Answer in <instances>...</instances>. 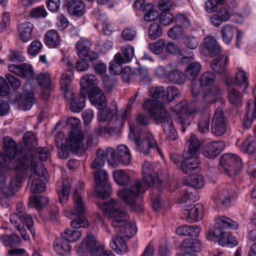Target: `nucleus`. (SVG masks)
<instances>
[{
    "label": "nucleus",
    "instance_id": "obj_1",
    "mask_svg": "<svg viewBox=\"0 0 256 256\" xmlns=\"http://www.w3.org/2000/svg\"><path fill=\"white\" fill-rule=\"evenodd\" d=\"M3 144L4 154L0 152V168L6 167L21 172H28L32 168L34 173L47 176L45 167L42 164H37L32 152H28L9 136L4 138Z\"/></svg>",
    "mask_w": 256,
    "mask_h": 256
},
{
    "label": "nucleus",
    "instance_id": "obj_2",
    "mask_svg": "<svg viewBox=\"0 0 256 256\" xmlns=\"http://www.w3.org/2000/svg\"><path fill=\"white\" fill-rule=\"evenodd\" d=\"M142 168V182L136 180L130 188L119 192L120 196L135 212H140L142 210V206L136 202L138 195L144 192L150 188L156 176L154 168L149 162H146L143 164Z\"/></svg>",
    "mask_w": 256,
    "mask_h": 256
},
{
    "label": "nucleus",
    "instance_id": "obj_3",
    "mask_svg": "<svg viewBox=\"0 0 256 256\" xmlns=\"http://www.w3.org/2000/svg\"><path fill=\"white\" fill-rule=\"evenodd\" d=\"M82 184L76 186L73 194V206L66 214V216L73 220L71 226L74 228H87L89 222L86 217L87 208L83 200Z\"/></svg>",
    "mask_w": 256,
    "mask_h": 256
},
{
    "label": "nucleus",
    "instance_id": "obj_4",
    "mask_svg": "<svg viewBox=\"0 0 256 256\" xmlns=\"http://www.w3.org/2000/svg\"><path fill=\"white\" fill-rule=\"evenodd\" d=\"M130 130L129 137L134 142L137 151L145 154H148L152 149L156 148L159 152L158 143L150 132L136 133L134 128L131 126Z\"/></svg>",
    "mask_w": 256,
    "mask_h": 256
},
{
    "label": "nucleus",
    "instance_id": "obj_5",
    "mask_svg": "<svg viewBox=\"0 0 256 256\" xmlns=\"http://www.w3.org/2000/svg\"><path fill=\"white\" fill-rule=\"evenodd\" d=\"M119 206L118 202L112 200L104 202L102 206L104 212L109 214L112 226L116 230L129 220L128 214L122 209L118 208Z\"/></svg>",
    "mask_w": 256,
    "mask_h": 256
},
{
    "label": "nucleus",
    "instance_id": "obj_6",
    "mask_svg": "<svg viewBox=\"0 0 256 256\" xmlns=\"http://www.w3.org/2000/svg\"><path fill=\"white\" fill-rule=\"evenodd\" d=\"M242 159L230 153L223 154L220 159V170L222 173L229 176L236 175L242 168Z\"/></svg>",
    "mask_w": 256,
    "mask_h": 256
},
{
    "label": "nucleus",
    "instance_id": "obj_7",
    "mask_svg": "<svg viewBox=\"0 0 256 256\" xmlns=\"http://www.w3.org/2000/svg\"><path fill=\"white\" fill-rule=\"evenodd\" d=\"M108 163L113 167L116 166L118 163L127 166L130 164L131 156L127 146L120 144L117 148L116 152L112 148L107 149Z\"/></svg>",
    "mask_w": 256,
    "mask_h": 256
},
{
    "label": "nucleus",
    "instance_id": "obj_8",
    "mask_svg": "<svg viewBox=\"0 0 256 256\" xmlns=\"http://www.w3.org/2000/svg\"><path fill=\"white\" fill-rule=\"evenodd\" d=\"M94 176L98 196L102 198H108L112 192V188L108 183V174L104 170H100L94 172Z\"/></svg>",
    "mask_w": 256,
    "mask_h": 256
},
{
    "label": "nucleus",
    "instance_id": "obj_9",
    "mask_svg": "<svg viewBox=\"0 0 256 256\" xmlns=\"http://www.w3.org/2000/svg\"><path fill=\"white\" fill-rule=\"evenodd\" d=\"M10 221L12 224H18L21 228L20 224L25 222L28 228L32 231L34 224L33 220L30 216L27 214L23 203L20 202L16 205V212L10 216Z\"/></svg>",
    "mask_w": 256,
    "mask_h": 256
},
{
    "label": "nucleus",
    "instance_id": "obj_10",
    "mask_svg": "<svg viewBox=\"0 0 256 256\" xmlns=\"http://www.w3.org/2000/svg\"><path fill=\"white\" fill-rule=\"evenodd\" d=\"M174 110L176 112V120L181 124V130L184 132L186 128L191 123L192 118L191 114L187 110V104L186 101H181L174 107Z\"/></svg>",
    "mask_w": 256,
    "mask_h": 256
},
{
    "label": "nucleus",
    "instance_id": "obj_11",
    "mask_svg": "<svg viewBox=\"0 0 256 256\" xmlns=\"http://www.w3.org/2000/svg\"><path fill=\"white\" fill-rule=\"evenodd\" d=\"M226 88L227 98L230 103L236 106H240L242 102V96L234 86V81L233 76L230 74H227L224 79Z\"/></svg>",
    "mask_w": 256,
    "mask_h": 256
},
{
    "label": "nucleus",
    "instance_id": "obj_12",
    "mask_svg": "<svg viewBox=\"0 0 256 256\" xmlns=\"http://www.w3.org/2000/svg\"><path fill=\"white\" fill-rule=\"evenodd\" d=\"M226 120L224 116L223 110L218 107L216 110L212 122L211 130L217 136L223 135L226 130Z\"/></svg>",
    "mask_w": 256,
    "mask_h": 256
},
{
    "label": "nucleus",
    "instance_id": "obj_13",
    "mask_svg": "<svg viewBox=\"0 0 256 256\" xmlns=\"http://www.w3.org/2000/svg\"><path fill=\"white\" fill-rule=\"evenodd\" d=\"M16 176L10 180V184L8 186H2L0 188V196L5 198H8L14 194L17 188L26 178L28 172H16Z\"/></svg>",
    "mask_w": 256,
    "mask_h": 256
},
{
    "label": "nucleus",
    "instance_id": "obj_14",
    "mask_svg": "<svg viewBox=\"0 0 256 256\" xmlns=\"http://www.w3.org/2000/svg\"><path fill=\"white\" fill-rule=\"evenodd\" d=\"M236 188L232 184H228L218 194H216L215 200L218 203L228 206L232 200L237 197Z\"/></svg>",
    "mask_w": 256,
    "mask_h": 256
},
{
    "label": "nucleus",
    "instance_id": "obj_15",
    "mask_svg": "<svg viewBox=\"0 0 256 256\" xmlns=\"http://www.w3.org/2000/svg\"><path fill=\"white\" fill-rule=\"evenodd\" d=\"M102 247V246L98 243L96 236L93 234H90L78 246V252L80 253H90L94 256L98 251V249Z\"/></svg>",
    "mask_w": 256,
    "mask_h": 256
},
{
    "label": "nucleus",
    "instance_id": "obj_16",
    "mask_svg": "<svg viewBox=\"0 0 256 256\" xmlns=\"http://www.w3.org/2000/svg\"><path fill=\"white\" fill-rule=\"evenodd\" d=\"M202 244L198 239L185 238L181 244V248L184 252L180 256H198L195 252L201 250Z\"/></svg>",
    "mask_w": 256,
    "mask_h": 256
},
{
    "label": "nucleus",
    "instance_id": "obj_17",
    "mask_svg": "<svg viewBox=\"0 0 256 256\" xmlns=\"http://www.w3.org/2000/svg\"><path fill=\"white\" fill-rule=\"evenodd\" d=\"M156 121L158 124H161L167 138L171 140H176L177 138V132L174 128L172 120L168 112Z\"/></svg>",
    "mask_w": 256,
    "mask_h": 256
},
{
    "label": "nucleus",
    "instance_id": "obj_18",
    "mask_svg": "<svg viewBox=\"0 0 256 256\" xmlns=\"http://www.w3.org/2000/svg\"><path fill=\"white\" fill-rule=\"evenodd\" d=\"M98 82L99 81L95 75L92 74H86L81 78L80 81L81 86L80 92L85 94H88L94 90H98Z\"/></svg>",
    "mask_w": 256,
    "mask_h": 256
},
{
    "label": "nucleus",
    "instance_id": "obj_19",
    "mask_svg": "<svg viewBox=\"0 0 256 256\" xmlns=\"http://www.w3.org/2000/svg\"><path fill=\"white\" fill-rule=\"evenodd\" d=\"M160 105V103L158 100H148L144 102L143 108L148 110L150 115L156 120L168 112Z\"/></svg>",
    "mask_w": 256,
    "mask_h": 256
},
{
    "label": "nucleus",
    "instance_id": "obj_20",
    "mask_svg": "<svg viewBox=\"0 0 256 256\" xmlns=\"http://www.w3.org/2000/svg\"><path fill=\"white\" fill-rule=\"evenodd\" d=\"M225 146V144L222 141L209 142L204 147L202 154L206 158H214L224 150Z\"/></svg>",
    "mask_w": 256,
    "mask_h": 256
},
{
    "label": "nucleus",
    "instance_id": "obj_21",
    "mask_svg": "<svg viewBox=\"0 0 256 256\" xmlns=\"http://www.w3.org/2000/svg\"><path fill=\"white\" fill-rule=\"evenodd\" d=\"M183 157L181 169L184 172L188 174L198 168L200 160L198 156L183 153Z\"/></svg>",
    "mask_w": 256,
    "mask_h": 256
},
{
    "label": "nucleus",
    "instance_id": "obj_22",
    "mask_svg": "<svg viewBox=\"0 0 256 256\" xmlns=\"http://www.w3.org/2000/svg\"><path fill=\"white\" fill-rule=\"evenodd\" d=\"M184 214L188 215L186 220L188 222H192L194 221L200 220L202 219L204 214V206L201 204L194 205L190 204L184 206Z\"/></svg>",
    "mask_w": 256,
    "mask_h": 256
},
{
    "label": "nucleus",
    "instance_id": "obj_23",
    "mask_svg": "<svg viewBox=\"0 0 256 256\" xmlns=\"http://www.w3.org/2000/svg\"><path fill=\"white\" fill-rule=\"evenodd\" d=\"M31 172L29 176L28 182L30 183L31 191L33 193L39 194L44 190L46 188V184L38 178L42 177L44 180H48V173L47 176L44 177L42 176H40L38 174L34 173L32 168L30 170Z\"/></svg>",
    "mask_w": 256,
    "mask_h": 256
},
{
    "label": "nucleus",
    "instance_id": "obj_24",
    "mask_svg": "<svg viewBox=\"0 0 256 256\" xmlns=\"http://www.w3.org/2000/svg\"><path fill=\"white\" fill-rule=\"evenodd\" d=\"M84 138V133H70L66 140V144L70 152H77L83 146Z\"/></svg>",
    "mask_w": 256,
    "mask_h": 256
},
{
    "label": "nucleus",
    "instance_id": "obj_25",
    "mask_svg": "<svg viewBox=\"0 0 256 256\" xmlns=\"http://www.w3.org/2000/svg\"><path fill=\"white\" fill-rule=\"evenodd\" d=\"M222 94V90L217 86H214L206 89L202 94L204 102L210 104L216 102Z\"/></svg>",
    "mask_w": 256,
    "mask_h": 256
},
{
    "label": "nucleus",
    "instance_id": "obj_26",
    "mask_svg": "<svg viewBox=\"0 0 256 256\" xmlns=\"http://www.w3.org/2000/svg\"><path fill=\"white\" fill-rule=\"evenodd\" d=\"M86 95L80 92L77 96L73 92L70 93V109L76 112H81L85 106Z\"/></svg>",
    "mask_w": 256,
    "mask_h": 256
},
{
    "label": "nucleus",
    "instance_id": "obj_27",
    "mask_svg": "<svg viewBox=\"0 0 256 256\" xmlns=\"http://www.w3.org/2000/svg\"><path fill=\"white\" fill-rule=\"evenodd\" d=\"M113 177L117 184L126 187L120 190L118 192V196L120 198L119 196V192L126 188H130V186L134 184V182L130 185V176L123 170H114L113 172ZM121 198L122 199V198Z\"/></svg>",
    "mask_w": 256,
    "mask_h": 256
},
{
    "label": "nucleus",
    "instance_id": "obj_28",
    "mask_svg": "<svg viewBox=\"0 0 256 256\" xmlns=\"http://www.w3.org/2000/svg\"><path fill=\"white\" fill-rule=\"evenodd\" d=\"M201 144L195 135H192L188 140L184 154L198 156Z\"/></svg>",
    "mask_w": 256,
    "mask_h": 256
},
{
    "label": "nucleus",
    "instance_id": "obj_29",
    "mask_svg": "<svg viewBox=\"0 0 256 256\" xmlns=\"http://www.w3.org/2000/svg\"><path fill=\"white\" fill-rule=\"evenodd\" d=\"M68 11L70 14L76 16H82L85 12L86 6L81 0H72L66 4Z\"/></svg>",
    "mask_w": 256,
    "mask_h": 256
},
{
    "label": "nucleus",
    "instance_id": "obj_30",
    "mask_svg": "<svg viewBox=\"0 0 256 256\" xmlns=\"http://www.w3.org/2000/svg\"><path fill=\"white\" fill-rule=\"evenodd\" d=\"M61 234L54 242L53 247L55 252L60 255L68 254L71 250V246L69 242Z\"/></svg>",
    "mask_w": 256,
    "mask_h": 256
},
{
    "label": "nucleus",
    "instance_id": "obj_31",
    "mask_svg": "<svg viewBox=\"0 0 256 256\" xmlns=\"http://www.w3.org/2000/svg\"><path fill=\"white\" fill-rule=\"evenodd\" d=\"M204 43L208 56H214L220 53V48L213 36H208L206 37L204 39Z\"/></svg>",
    "mask_w": 256,
    "mask_h": 256
},
{
    "label": "nucleus",
    "instance_id": "obj_32",
    "mask_svg": "<svg viewBox=\"0 0 256 256\" xmlns=\"http://www.w3.org/2000/svg\"><path fill=\"white\" fill-rule=\"evenodd\" d=\"M204 178L202 174H194L190 176L184 177L182 179V183L184 185L200 188L204 184Z\"/></svg>",
    "mask_w": 256,
    "mask_h": 256
},
{
    "label": "nucleus",
    "instance_id": "obj_33",
    "mask_svg": "<svg viewBox=\"0 0 256 256\" xmlns=\"http://www.w3.org/2000/svg\"><path fill=\"white\" fill-rule=\"evenodd\" d=\"M124 236H116L112 237L110 244L112 250L119 254H125L128 250V246Z\"/></svg>",
    "mask_w": 256,
    "mask_h": 256
},
{
    "label": "nucleus",
    "instance_id": "obj_34",
    "mask_svg": "<svg viewBox=\"0 0 256 256\" xmlns=\"http://www.w3.org/2000/svg\"><path fill=\"white\" fill-rule=\"evenodd\" d=\"M18 34L20 39L24 42H27L31 38V33L34 28L33 24L30 22H24L18 24Z\"/></svg>",
    "mask_w": 256,
    "mask_h": 256
},
{
    "label": "nucleus",
    "instance_id": "obj_35",
    "mask_svg": "<svg viewBox=\"0 0 256 256\" xmlns=\"http://www.w3.org/2000/svg\"><path fill=\"white\" fill-rule=\"evenodd\" d=\"M228 62L227 56L224 54H222L212 61L211 68L214 72L218 74H222L226 70V65Z\"/></svg>",
    "mask_w": 256,
    "mask_h": 256
},
{
    "label": "nucleus",
    "instance_id": "obj_36",
    "mask_svg": "<svg viewBox=\"0 0 256 256\" xmlns=\"http://www.w3.org/2000/svg\"><path fill=\"white\" fill-rule=\"evenodd\" d=\"M90 102L94 105L98 106L100 108L106 106V98L102 92L98 88V90L94 91L88 94Z\"/></svg>",
    "mask_w": 256,
    "mask_h": 256
},
{
    "label": "nucleus",
    "instance_id": "obj_37",
    "mask_svg": "<svg viewBox=\"0 0 256 256\" xmlns=\"http://www.w3.org/2000/svg\"><path fill=\"white\" fill-rule=\"evenodd\" d=\"M200 118L198 122V132L202 134H206L209 132L210 113L208 110L204 112H200Z\"/></svg>",
    "mask_w": 256,
    "mask_h": 256
},
{
    "label": "nucleus",
    "instance_id": "obj_38",
    "mask_svg": "<svg viewBox=\"0 0 256 256\" xmlns=\"http://www.w3.org/2000/svg\"><path fill=\"white\" fill-rule=\"evenodd\" d=\"M24 144L28 152H32L35 156L34 150L38 146L37 139L36 136L32 132H28L23 136Z\"/></svg>",
    "mask_w": 256,
    "mask_h": 256
},
{
    "label": "nucleus",
    "instance_id": "obj_39",
    "mask_svg": "<svg viewBox=\"0 0 256 256\" xmlns=\"http://www.w3.org/2000/svg\"><path fill=\"white\" fill-rule=\"evenodd\" d=\"M108 152H105L104 150H98L97 152L96 156L91 164V168L93 170H102L104 164L106 160L108 162Z\"/></svg>",
    "mask_w": 256,
    "mask_h": 256
},
{
    "label": "nucleus",
    "instance_id": "obj_40",
    "mask_svg": "<svg viewBox=\"0 0 256 256\" xmlns=\"http://www.w3.org/2000/svg\"><path fill=\"white\" fill-rule=\"evenodd\" d=\"M116 232L122 234L124 237L130 238L136 234L137 229L135 223L128 220L124 226L118 228Z\"/></svg>",
    "mask_w": 256,
    "mask_h": 256
},
{
    "label": "nucleus",
    "instance_id": "obj_41",
    "mask_svg": "<svg viewBox=\"0 0 256 256\" xmlns=\"http://www.w3.org/2000/svg\"><path fill=\"white\" fill-rule=\"evenodd\" d=\"M134 80L141 81L144 84L149 83L150 81L148 70L146 68H138L133 71Z\"/></svg>",
    "mask_w": 256,
    "mask_h": 256
},
{
    "label": "nucleus",
    "instance_id": "obj_42",
    "mask_svg": "<svg viewBox=\"0 0 256 256\" xmlns=\"http://www.w3.org/2000/svg\"><path fill=\"white\" fill-rule=\"evenodd\" d=\"M182 42L188 49H196L199 44L198 38L190 34H184L182 37Z\"/></svg>",
    "mask_w": 256,
    "mask_h": 256
},
{
    "label": "nucleus",
    "instance_id": "obj_43",
    "mask_svg": "<svg viewBox=\"0 0 256 256\" xmlns=\"http://www.w3.org/2000/svg\"><path fill=\"white\" fill-rule=\"evenodd\" d=\"M60 42V39L58 32L54 30H49L45 35V42L50 47L58 46Z\"/></svg>",
    "mask_w": 256,
    "mask_h": 256
},
{
    "label": "nucleus",
    "instance_id": "obj_44",
    "mask_svg": "<svg viewBox=\"0 0 256 256\" xmlns=\"http://www.w3.org/2000/svg\"><path fill=\"white\" fill-rule=\"evenodd\" d=\"M201 70V65L198 62H192L186 68V76L188 79L193 81L198 76Z\"/></svg>",
    "mask_w": 256,
    "mask_h": 256
},
{
    "label": "nucleus",
    "instance_id": "obj_45",
    "mask_svg": "<svg viewBox=\"0 0 256 256\" xmlns=\"http://www.w3.org/2000/svg\"><path fill=\"white\" fill-rule=\"evenodd\" d=\"M233 80L234 82V86H238L240 87L244 88V92H246V90L249 86L248 78L246 76L245 72L244 70H238L236 73L234 78H233Z\"/></svg>",
    "mask_w": 256,
    "mask_h": 256
},
{
    "label": "nucleus",
    "instance_id": "obj_46",
    "mask_svg": "<svg viewBox=\"0 0 256 256\" xmlns=\"http://www.w3.org/2000/svg\"><path fill=\"white\" fill-rule=\"evenodd\" d=\"M186 75L182 71L176 70H171L167 74V78L168 80L176 84H184L186 82Z\"/></svg>",
    "mask_w": 256,
    "mask_h": 256
},
{
    "label": "nucleus",
    "instance_id": "obj_47",
    "mask_svg": "<svg viewBox=\"0 0 256 256\" xmlns=\"http://www.w3.org/2000/svg\"><path fill=\"white\" fill-rule=\"evenodd\" d=\"M48 202L47 197L41 196H34L30 197L29 204L32 207L36 208L37 210H41Z\"/></svg>",
    "mask_w": 256,
    "mask_h": 256
},
{
    "label": "nucleus",
    "instance_id": "obj_48",
    "mask_svg": "<svg viewBox=\"0 0 256 256\" xmlns=\"http://www.w3.org/2000/svg\"><path fill=\"white\" fill-rule=\"evenodd\" d=\"M0 240L4 246L10 247L19 246L22 243L20 238L16 234L3 235L0 236Z\"/></svg>",
    "mask_w": 256,
    "mask_h": 256
},
{
    "label": "nucleus",
    "instance_id": "obj_49",
    "mask_svg": "<svg viewBox=\"0 0 256 256\" xmlns=\"http://www.w3.org/2000/svg\"><path fill=\"white\" fill-rule=\"evenodd\" d=\"M70 186L68 180L63 182L62 188L58 190L59 202L62 204H66L68 200Z\"/></svg>",
    "mask_w": 256,
    "mask_h": 256
},
{
    "label": "nucleus",
    "instance_id": "obj_50",
    "mask_svg": "<svg viewBox=\"0 0 256 256\" xmlns=\"http://www.w3.org/2000/svg\"><path fill=\"white\" fill-rule=\"evenodd\" d=\"M92 46L91 42L85 38H81L78 42L76 48L78 50V54L79 58H83L90 49Z\"/></svg>",
    "mask_w": 256,
    "mask_h": 256
},
{
    "label": "nucleus",
    "instance_id": "obj_51",
    "mask_svg": "<svg viewBox=\"0 0 256 256\" xmlns=\"http://www.w3.org/2000/svg\"><path fill=\"white\" fill-rule=\"evenodd\" d=\"M220 32L223 42L226 44H229L234 34L233 26L230 24H226L222 28Z\"/></svg>",
    "mask_w": 256,
    "mask_h": 256
},
{
    "label": "nucleus",
    "instance_id": "obj_52",
    "mask_svg": "<svg viewBox=\"0 0 256 256\" xmlns=\"http://www.w3.org/2000/svg\"><path fill=\"white\" fill-rule=\"evenodd\" d=\"M240 149L249 154H253L256 150V140L253 137L246 138L241 144Z\"/></svg>",
    "mask_w": 256,
    "mask_h": 256
},
{
    "label": "nucleus",
    "instance_id": "obj_53",
    "mask_svg": "<svg viewBox=\"0 0 256 256\" xmlns=\"http://www.w3.org/2000/svg\"><path fill=\"white\" fill-rule=\"evenodd\" d=\"M216 222L220 228H224L236 229L238 227V224L236 222L226 216L218 218L216 219Z\"/></svg>",
    "mask_w": 256,
    "mask_h": 256
},
{
    "label": "nucleus",
    "instance_id": "obj_54",
    "mask_svg": "<svg viewBox=\"0 0 256 256\" xmlns=\"http://www.w3.org/2000/svg\"><path fill=\"white\" fill-rule=\"evenodd\" d=\"M225 232L220 227L215 226L210 229L206 236V238L209 240L218 241L219 243V240L223 238Z\"/></svg>",
    "mask_w": 256,
    "mask_h": 256
},
{
    "label": "nucleus",
    "instance_id": "obj_55",
    "mask_svg": "<svg viewBox=\"0 0 256 256\" xmlns=\"http://www.w3.org/2000/svg\"><path fill=\"white\" fill-rule=\"evenodd\" d=\"M62 235L68 242H76L81 238L82 232L79 230L67 228L64 234H62Z\"/></svg>",
    "mask_w": 256,
    "mask_h": 256
},
{
    "label": "nucleus",
    "instance_id": "obj_56",
    "mask_svg": "<svg viewBox=\"0 0 256 256\" xmlns=\"http://www.w3.org/2000/svg\"><path fill=\"white\" fill-rule=\"evenodd\" d=\"M71 82L70 76L67 74H63L60 80V89L63 92L64 96L68 98L67 93L69 92V88Z\"/></svg>",
    "mask_w": 256,
    "mask_h": 256
},
{
    "label": "nucleus",
    "instance_id": "obj_57",
    "mask_svg": "<svg viewBox=\"0 0 256 256\" xmlns=\"http://www.w3.org/2000/svg\"><path fill=\"white\" fill-rule=\"evenodd\" d=\"M215 76L212 72H206L200 78V84L201 86H206L213 84Z\"/></svg>",
    "mask_w": 256,
    "mask_h": 256
},
{
    "label": "nucleus",
    "instance_id": "obj_58",
    "mask_svg": "<svg viewBox=\"0 0 256 256\" xmlns=\"http://www.w3.org/2000/svg\"><path fill=\"white\" fill-rule=\"evenodd\" d=\"M180 92L178 88L174 86H168L166 88V94L164 97V103L169 104L178 96Z\"/></svg>",
    "mask_w": 256,
    "mask_h": 256
},
{
    "label": "nucleus",
    "instance_id": "obj_59",
    "mask_svg": "<svg viewBox=\"0 0 256 256\" xmlns=\"http://www.w3.org/2000/svg\"><path fill=\"white\" fill-rule=\"evenodd\" d=\"M150 92L152 97L154 99L162 98V102L164 103L165 90L164 86H158L150 88Z\"/></svg>",
    "mask_w": 256,
    "mask_h": 256
},
{
    "label": "nucleus",
    "instance_id": "obj_60",
    "mask_svg": "<svg viewBox=\"0 0 256 256\" xmlns=\"http://www.w3.org/2000/svg\"><path fill=\"white\" fill-rule=\"evenodd\" d=\"M162 34V29L157 22L152 23L148 30L149 37L151 40H155L160 37Z\"/></svg>",
    "mask_w": 256,
    "mask_h": 256
},
{
    "label": "nucleus",
    "instance_id": "obj_61",
    "mask_svg": "<svg viewBox=\"0 0 256 256\" xmlns=\"http://www.w3.org/2000/svg\"><path fill=\"white\" fill-rule=\"evenodd\" d=\"M219 244L224 246L228 244L235 246L238 244V242L229 232H226L223 238L219 240Z\"/></svg>",
    "mask_w": 256,
    "mask_h": 256
},
{
    "label": "nucleus",
    "instance_id": "obj_62",
    "mask_svg": "<svg viewBox=\"0 0 256 256\" xmlns=\"http://www.w3.org/2000/svg\"><path fill=\"white\" fill-rule=\"evenodd\" d=\"M165 46V41L160 39L156 42L149 44L150 50L154 54H159L163 51Z\"/></svg>",
    "mask_w": 256,
    "mask_h": 256
},
{
    "label": "nucleus",
    "instance_id": "obj_63",
    "mask_svg": "<svg viewBox=\"0 0 256 256\" xmlns=\"http://www.w3.org/2000/svg\"><path fill=\"white\" fill-rule=\"evenodd\" d=\"M184 34L182 28L178 25L173 26L168 32V36L173 40L182 38Z\"/></svg>",
    "mask_w": 256,
    "mask_h": 256
},
{
    "label": "nucleus",
    "instance_id": "obj_64",
    "mask_svg": "<svg viewBox=\"0 0 256 256\" xmlns=\"http://www.w3.org/2000/svg\"><path fill=\"white\" fill-rule=\"evenodd\" d=\"M10 25V15L8 12H4L2 14V20L0 22V32L6 31Z\"/></svg>",
    "mask_w": 256,
    "mask_h": 256
}]
</instances>
